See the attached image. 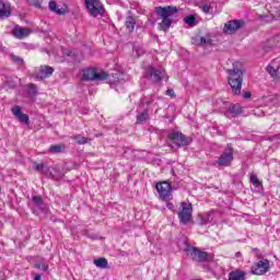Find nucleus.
<instances>
[{"label":"nucleus","instance_id":"f257e3e1","mask_svg":"<svg viewBox=\"0 0 280 280\" xmlns=\"http://www.w3.org/2000/svg\"><path fill=\"white\" fill-rule=\"evenodd\" d=\"M155 13L160 19H162V22L160 23V28L163 30V32H167L170 27H172V23H174V19L178 16V8L174 5H167V7H156Z\"/></svg>","mask_w":280,"mask_h":280},{"label":"nucleus","instance_id":"f03ea898","mask_svg":"<svg viewBox=\"0 0 280 280\" xmlns=\"http://www.w3.org/2000/svg\"><path fill=\"white\" fill-rule=\"evenodd\" d=\"M228 84L232 89L234 95H242V84L244 82V72L242 70L233 67V69H228Z\"/></svg>","mask_w":280,"mask_h":280},{"label":"nucleus","instance_id":"7ed1b4c3","mask_svg":"<svg viewBox=\"0 0 280 280\" xmlns=\"http://www.w3.org/2000/svg\"><path fill=\"white\" fill-rule=\"evenodd\" d=\"M81 80L82 82L108 80V73L104 71H97L95 68H88L83 70Z\"/></svg>","mask_w":280,"mask_h":280},{"label":"nucleus","instance_id":"20e7f679","mask_svg":"<svg viewBox=\"0 0 280 280\" xmlns=\"http://www.w3.org/2000/svg\"><path fill=\"white\" fill-rule=\"evenodd\" d=\"M188 255L191 257L192 261H198L199 264H205L206 261H213V255L200 250L198 247H191L188 249Z\"/></svg>","mask_w":280,"mask_h":280},{"label":"nucleus","instance_id":"39448f33","mask_svg":"<svg viewBox=\"0 0 280 280\" xmlns=\"http://www.w3.org/2000/svg\"><path fill=\"white\" fill-rule=\"evenodd\" d=\"M168 139H171V142L173 145H176V148H185L191 143V138L183 135V132L179 131L170 133Z\"/></svg>","mask_w":280,"mask_h":280},{"label":"nucleus","instance_id":"423d86ee","mask_svg":"<svg viewBox=\"0 0 280 280\" xmlns=\"http://www.w3.org/2000/svg\"><path fill=\"white\" fill-rule=\"evenodd\" d=\"M182 210L178 212V218L180 224H189L191 222L192 213H194V207L191 203H187L183 201L180 203Z\"/></svg>","mask_w":280,"mask_h":280},{"label":"nucleus","instance_id":"0eeeda50","mask_svg":"<svg viewBox=\"0 0 280 280\" xmlns=\"http://www.w3.org/2000/svg\"><path fill=\"white\" fill-rule=\"evenodd\" d=\"M231 163H233V145L228 144L225 150L217 161V165H219L220 167H229Z\"/></svg>","mask_w":280,"mask_h":280},{"label":"nucleus","instance_id":"6e6552de","mask_svg":"<svg viewBox=\"0 0 280 280\" xmlns=\"http://www.w3.org/2000/svg\"><path fill=\"white\" fill-rule=\"evenodd\" d=\"M85 7L88 8L90 14L94 18L102 16L104 14V7L100 0H84Z\"/></svg>","mask_w":280,"mask_h":280},{"label":"nucleus","instance_id":"1a4fd4ad","mask_svg":"<svg viewBox=\"0 0 280 280\" xmlns=\"http://www.w3.org/2000/svg\"><path fill=\"white\" fill-rule=\"evenodd\" d=\"M270 270V260L269 259H262L254 264L252 267L253 275L261 276L266 275Z\"/></svg>","mask_w":280,"mask_h":280},{"label":"nucleus","instance_id":"9d476101","mask_svg":"<svg viewBox=\"0 0 280 280\" xmlns=\"http://www.w3.org/2000/svg\"><path fill=\"white\" fill-rule=\"evenodd\" d=\"M246 25L244 20H232L224 24V33L225 34H235L238 30H242Z\"/></svg>","mask_w":280,"mask_h":280},{"label":"nucleus","instance_id":"9b49d317","mask_svg":"<svg viewBox=\"0 0 280 280\" xmlns=\"http://www.w3.org/2000/svg\"><path fill=\"white\" fill-rule=\"evenodd\" d=\"M54 67L51 66H40L38 71L34 73L36 80H47L54 75Z\"/></svg>","mask_w":280,"mask_h":280},{"label":"nucleus","instance_id":"f8f14e48","mask_svg":"<svg viewBox=\"0 0 280 280\" xmlns=\"http://www.w3.org/2000/svg\"><path fill=\"white\" fill-rule=\"evenodd\" d=\"M155 189L160 194V198H162V200H167L172 191V185L167 182H160L155 185Z\"/></svg>","mask_w":280,"mask_h":280},{"label":"nucleus","instance_id":"ddd939ff","mask_svg":"<svg viewBox=\"0 0 280 280\" xmlns=\"http://www.w3.org/2000/svg\"><path fill=\"white\" fill-rule=\"evenodd\" d=\"M147 75L151 82H161L165 78V70L150 67Z\"/></svg>","mask_w":280,"mask_h":280},{"label":"nucleus","instance_id":"4468645a","mask_svg":"<svg viewBox=\"0 0 280 280\" xmlns=\"http://www.w3.org/2000/svg\"><path fill=\"white\" fill-rule=\"evenodd\" d=\"M33 168L36 172H40V174H44V176H51V178H62L63 176L62 172H58L57 176L51 174V172L49 171V166L45 163H34Z\"/></svg>","mask_w":280,"mask_h":280},{"label":"nucleus","instance_id":"2eb2a0df","mask_svg":"<svg viewBox=\"0 0 280 280\" xmlns=\"http://www.w3.org/2000/svg\"><path fill=\"white\" fill-rule=\"evenodd\" d=\"M12 34L15 38H19V40H23V38H27V36L32 34V30L21 27V26H15L12 31Z\"/></svg>","mask_w":280,"mask_h":280},{"label":"nucleus","instance_id":"dca6fc26","mask_svg":"<svg viewBox=\"0 0 280 280\" xmlns=\"http://www.w3.org/2000/svg\"><path fill=\"white\" fill-rule=\"evenodd\" d=\"M242 113V106H240V104H234L228 108V110L225 112V117H228L229 119H233L235 117H240Z\"/></svg>","mask_w":280,"mask_h":280},{"label":"nucleus","instance_id":"f3484780","mask_svg":"<svg viewBox=\"0 0 280 280\" xmlns=\"http://www.w3.org/2000/svg\"><path fill=\"white\" fill-rule=\"evenodd\" d=\"M9 16H12V7L10 5V2L0 0V19H9Z\"/></svg>","mask_w":280,"mask_h":280},{"label":"nucleus","instance_id":"a211bd4d","mask_svg":"<svg viewBox=\"0 0 280 280\" xmlns=\"http://www.w3.org/2000/svg\"><path fill=\"white\" fill-rule=\"evenodd\" d=\"M11 112L22 124H30V116H27V114H23L21 106L16 105L11 109Z\"/></svg>","mask_w":280,"mask_h":280},{"label":"nucleus","instance_id":"6ab92c4d","mask_svg":"<svg viewBox=\"0 0 280 280\" xmlns=\"http://www.w3.org/2000/svg\"><path fill=\"white\" fill-rule=\"evenodd\" d=\"M213 218H214L213 211H209L203 215L199 214L198 224L200 226H207V224H211V222H213Z\"/></svg>","mask_w":280,"mask_h":280},{"label":"nucleus","instance_id":"aec40b11","mask_svg":"<svg viewBox=\"0 0 280 280\" xmlns=\"http://www.w3.org/2000/svg\"><path fill=\"white\" fill-rule=\"evenodd\" d=\"M229 280H246V272L234 270L229 273Z\"/></svg>","mask_w":280,"mask_h":280},{"label":"nucleus","instance_id":"412c9836","mask_svg":"<svg viewBox=\"0 0 280 280\" xmlns=\"http://www.w3.org/2000/svg\"><path fill=\"white\" fill-rule=\"evenodd\" d=\"M49 152L51 154H61L67 152V147L65 144H54V145H50Z\"/></svg>","mask_w":280,"mask_h":280},{"label":"nucleus","instance_id":"4be33fe9","mask_svg":"<svg viewBox=\"0 0 280 280\" xmlns=\"http://www.w3.org/2000/svg\"><path fill=\"white\" fill-rule=\"evenodd\" d=\"M150 108L145 107L142 113L137 116V124H143V121H148L150 119Z\"/></svg>","mask_w":280,"mask_h":280},{"label":"nucleus","instance_id":"5701e85b","mask_svg":"<svg viewBox=\"0 0 280 280\" xmlns=\"http://www.w3.org/2000/svg\"><path fill=\"white\" fill-rule=\"evenodd\" d=\"M125 25L128 32H135V25H137V20L132 16H127Z\"/></svg>","mask_w":280,"mask_h":280},{"label":"nucleus","instance_id":"b1692460","mask_svg":"<svg viewBox=\"0 0 280 280\" xmlns=\"http://www.w3.org/2000/svg\"><path fill=\"white\" fill-rule=\"evenodd\" d=\"M94 266H96V268L106 269V268H108V260L106 258L95 259Z\"/></svg>","mask_w":280,"mask_h":280},{"label":"nucleus","instance_id":"393cba45","mask_svg":"<svg viewBox=\"0 0 280 280\" xmlns=\"http://www.w3.org/2000/svg\"><path fill=\"white\" fill-rule=\"evenodd\" d=\"M48 8L51 12H55V14H59V15L65 14V11L58 9V4L56 3V1H50L48 4Z\"/></svg>","mask_w":280,"mask_h":280},{"label":"nucleus","instance_id":"a878e982","mask_svg":"<svg viewBox=\"0 0 280 280\" xmlns=\"http://www.w3.org/2000/svg\"><path fill=\"white\" fill-rule=\"evenodd\" d=\"M72 139L77 141L79 145H85V143H89V141H91V139L82 137L81 135L73 136Z\"/></svg>","mask_w":280,"mask_h":280},{"label":"nucleus","instance_id":"bb28decb","mask_svg":"<svg viewBox=\"0 0 280 280\" xmlns=\"http://www.w3.org/2000/svg\"><path fill=\"white\" fill-rule=\"evenodd\" d=\"M152 104H154V98L149 100L148 96H143L140 100V106H142V108H145V106H152Z\"/></svg>","mask_w":280,"mask_h":280},{"label":"nucleus","instance_id":"cd10ccee","mask_svg":"<svg viewBox=\"0 0 280 280\" xmlns=\"http://www.w3.org/2000/svg\"><path fill=\"white\" fill-rule=\"evenodd\" d=\"M33 205H34L35 209H40L43 207V197L34 196L33 197Z\"/></svg>","mask_w":280,"mask_h":280},{"label":"nucleus","instance_id":"c85d7f7f","mask_svg":"<svg viewBox=\"0 0 280 280\" xmlns=\"http://www.w3.org/2000/svg\"><path fill=\"white\" fill-rule=\"evenodd\" d=\"M184 22L187 25H190V27H194L196 25V15H188L184 19Z\"/></svg>","mask_w":280,"mask_h":280},{"label":"nucleus","instance_id":"c756f323","mask_svg":"<svg viewBox=\"0 0 280 280\" xmlns=\"http://www.w3.org/2000/svg\"><path fill=\"white\" fill-rule=\"evenodd\" d=\"M249 180L254 185V187H261V182H259V179L257 178V175L252 174L249 176Z\"/></svg>","mask_w":280,"mask_h":280},{"label":"nucleus","instance_id":"7c9ffc66","mask_svg":"<svg viewBox=\"0 0 280 280\" xmlns=\"http://www.w3.org/2000/svg\"><path fill=\"white\" fill-rule=\"evenodd\" d=\"M11 60H13V62H15V65H19L20 67H22V65L25 63V61L23 60V58L16 56V55H12V56H11Z\"/></svg>","mask_w":280,"mask_h":280},{"label":"nucleus","instance_id":"2f4dec72","mask_svg":"<svg viewBox=\"0 0 280 280\" xmlns=\"http://www.w3.org/2000/svg\"><path fill=\"white\" fill-rule=\"evenodd\" d=\"M28 95H31V97H36V84L31 83L28 85Z\"/></svg>","mask_w":280,"mask_h":280},{"label":"nucleus","instance_id":"473e14b6","mask_svg":"<svg viewBox=\"0 0 280 280\" xmlns=\"http://www.w3.org/2000/svg\"><path fill=\"white\" fill-rule=\"evenodd\" d=\"M277 71H279V68H275L272 66L267 67V72L271 75V78L277 75Z\"/></svg>","mask_w":280,"mask_h":280},{"label":"nucleus","instance_id":"72a5a7b5","mask_svg":"<svg viewBox=\"0 0 280 280\" xmlns=\"http://www.w3.org/2000/svg\"><path fill=\"white\" fill-rule=\"evenodd\" d=\"M35 268H38L40 270H44V272H47V270H49V265L36 262Z\"/></svg>","mask_w":280,"mask_h":280},{"label":"nucleus","instance_id":"f704fd0d","mask_svg":"<svg viewBox=\"0 0 280 280\" xmlns=\"http://www.w3.org/2000/svg\"><path fill=\"white\" fill-rule=\"evenodd\" d=\"M201 10L205 12V14H209V12H211V4H202Z\"/></svg>","mask_w":280,"mask_h":280},{"label":"nucleus","instance_id":"c9c22d12","mask_svg":"<svg viewBox=\"0 0 280 280\" xmlns=\"http://www.w3.org/2000/svg\"><path fill=\"white\" fill-rule=\"evenodd\" d=\"M192 45L201 46V36L200 35H196L195 37H192Z\"/></svg>","mask_w":280,"mask_h":280},{"label":"nucleus","instance_id":"e433bc0d","mask_svg":"<svg viewBox=\"0 0 280 280\" xmlns=\"http://www.w3.org/2000/svg\"><path fill=\"white\" fill-rule=\"evenodd\" d=\"M212 40L211 37L207 36V37H202L201 36V46L202 45H211Z\"/></svg>","mask_w":280,"mask_h":280},{"label":"nucleus","instance_id":"4c0bfd02","mask_svg":"<svg viewBox=\"0 0 280 280\" xmlns=\"http://www.w3.org/2000/svg\"><path fill=\"white\" fill-rule=\"evenodd\" d=\"M133 49H135L137 56H143L145 54V50H143V48H141V47L135 46Z\"/></svg>","mask_w":280,"mask_h":280},{"label":"nucleus","instance_id":"58836bf2","mask_svg":"<svg viewBox=\"0 0 280 280\" xmlns=\"http://www.w3.org/2000/svg\"><path fill=\"white\" fill-rule=\"evenodd\" d=\"M254 115H256L257 117H264V112L256 109L254 110Z\"/></svg>","mask_w":280,"mask_h":280},{"label":"nucleus","instance_id":"ea45409f","mask_svg":"<svg viewBox=\"0 0 280 280\" xmlns=\"http://www.w3.org/2000/svg\"><path fill=\"white\" fill-rule=\"evenodd\" d=\"M30 5H33L34 8H40V2H32L30 0H27Z\"/></svg>","mask_w":280,"mask_h":280},{"label":"nucleus","instance_id":"a19ab883","mask_svg":"<svg viewBox=\"0 0 280 280\" xmlns=\"http://www.w3.org/2000/svg\"><path fill=\"white\" fill-rule=\"evenodd\" d=\"M166 95H170V97H176V94L174 93V90H167Z\"/></svg>","mask_w":280,"mask_h":280},{"label":"nucleus","instance_id":"79ce46f5","mask_svg":"<svg viewBox=\"0 0 280 280\" xmlns=\"http://www.w3.org/2000/svg\"><path fill=\"white\" fill-rule=\"evenodd\" d=\"M252 93L250 92H245L244 94H243V97H244V100H250V97H252Z\"/></svg>","mask_w":280,"mask_h":280},{"label":"nucleus","instance_id":"37998d69","mask_svg":"<svg viewBox=\"0 0 280 280\" xmlns=\"http://www.w3.org/2000/svg\"><path fill=\"white\" fill-rule=\"evenodd\" d=\"M166 207H167V209H170V211H174V209H175L174 203H172V202H167Z\"/></svg>","mask_w":280,"mask_h":280},{"label":"nucleus","instance_id":"c03bdc74","mask_svg":"<svg viewBox=\"0 0 280 280\" xmlns=\"http://www.w3.org/2000/svg\"><path fill=\"white\" fill-rule=\"evenodd\" d=\"M34 280H42L40 275L36 273L35 277H34Z\"/></svg>","mask_w":280,"mask_h":280},{"label":"nucleus","instance_id":"a18cd8bd","mask_svg":"<svg viewBox=\"0 0 280 280\" xmlns=\"http://www.w3.org/2000/svg\"><path fill=\"white\" fill-rule=\"evenodd\" d=\"M236 257H242V253H236Z\"/></svg>","mask_w":280,"mask_h":280},{"label":"nucleus","instance_id":"49530a36","mask_svg":"<svg viewBox=\"0 0 280 280\" xmlns=\"http://www.w3.org/2000/svg\"><path fill=\"white\" fill-rule=\"evenodd\" d=\"M257 250H259V249H257V248H254V249H253L254 253H257Z\"/></svg>","mask_w":280,"mask_h":280},{"label":"nucleus","instance_id":"de8ad7c7","mask_svg":"<svg viewBox=\"0 0 280 280\" xmlns=\"http://www.w3.org/2000/svg\"><path fill=\"white\" fill-rule=\"evenodd\" d=\"M33 213H36V209H33Z\"/></svg>","mask_w":280,"mask_h":280},{"label":"nucleus","instance_id":"09e8293b","mask_svg":"<svg viewBox=\"0 0 280 280\" xmlns=\"http://www.w3.org/2000/svg\"><path fill=\"white\" fill-rule=\"evenodd\" d=\"M172 174H174V170H172Z\"/></svg>","mask_w":280,"mask_h":280}]
</instances>
